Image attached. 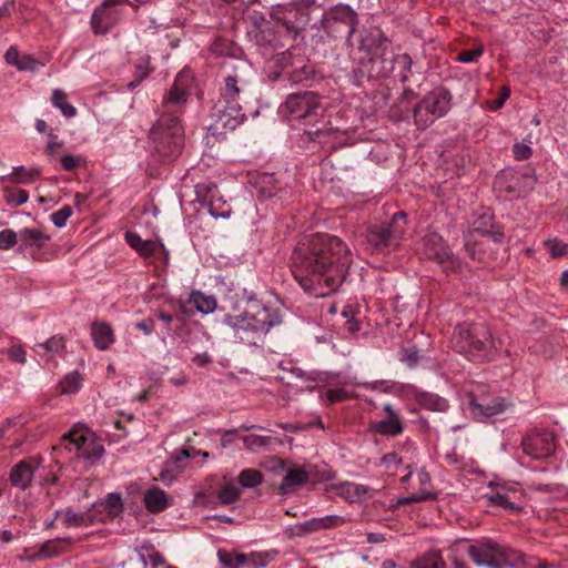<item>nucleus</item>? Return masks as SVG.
<instances>
[{"mask_svg": "<svg viewBox=\"0 0 568 568\" xmlns=\"http://www.w3.org/2000/svg\"><path fill=\"white\" fill-rule=\"evenodd\" d=\"M351 263L346 244L331 234L311 235L298 243L291 256L295 280L315 297L335 292L344 282Z\"/></svg>", "mask_w": 568, "mask_h": 568, "instance_id": "obj_1", "label": "nucleus"}, {"mask_svg": "<svg viewBox=\"0 0 568 568\" xmlns=\"http://www.w3.org/2000/svg\"><path fill=\"white\" fill-rule=\"evenodd\" d=\"M190 74L181 71L162 102V114L153 124L150 139L155 153L163 160L176 159L183 148L184 131L179 115L189 99Z\"/></svg>", "mask_w": 568, "mask_h": 568, "instance_id": "obj_2", "label": "nucleus"}, {"mask_svg": "<svg viewBox=\"0 0 568 568\" xmlns=\"http://www.w3.org/2000/svg\"><path fill=\"white\" fill-rule=\"evenodd\" d=\"M282 317L277 310L257 301H248L245 311L239 315H225L224 323L232 328L234 337L242 344L261 347L274 326Z\"/></svg>", "mask_w": 568, "mask_h": 568, "instance_id": "obj_3", "label": "nucleus"}, {"mask_svg": "<svg viewBox=\"0 0 568 568\" xmlns=\"http://www.w3.org/2000/svg\"><path fill=\"white\" fill-rule=\"evenodd\" d=\"M453 347L474 362L491 361L500 348V339H495L484 324L462 323L454 328Z\"/></svg>", "mask_w": 568, "mask_h": 568, "instance_id": "obj_4", "label": "nucleus"}, {"mask_svg": "<svg viewBox=\"0 0 568 568\" xmlns=\"http://www.w3.org/2000/svg\"><path fill=\"white\" fill-rule=\"evenodd\" d=\"M405 212L399 211L389 222L369 226L365 233V248L371 253H382L397 246L405 232Z\"/></svg>", "mask_w": 568, "mask_h": 568, "instance_id": "obj_5", "label": "nucleus"}, {"mask_svg": "<svg viewBox=\"0 0 568 568\" xmlns=\"http://www.w3.org/2000/svg\"><path fill=\"white\" fill-rule=\"evenodd\" d=\"M324 33L332 39H345L353 47L352 36L358 26V14L348 4L338 3L328 8L320 21Z\"/></svg>", "mask_w": 568, "mask_h": 568, "instance_id": "obj_6", "label": "nucleus"}, {"mask_svg": "<svg viewBox=\"0 0 568 568\" xmlns=\"http://www.w3.org/2000/svg\"><path fill=\"white\" fill-rule=\"evenodd\" d=\"M254 70L248 61L242 58H232L222 62V77L224 87L221 88L217 100L240 102L241 92L251 83Z\"/></svg>", "mask_w": 568, "mask_h": 568, "instance_id": "obj_7", "label": "nucleus"}, {"mask_svg": "<svg viewBox=\"0 0 568 568\" xmlns=\"http://www.w3.org/2000/svg\"><path fill=\"white\" fill-rule=\"evenodd\" d=\"M467 555L479 567L514 568L516 554L507 550L496 541L483 538L474 541L467 548Z\"/></svg>", "mask_w": 568, "mask_h": 568, "instance_id": "obj_8", "label": "nucleus"}, {"mask_svg": "<svg viewBox=\"0 0 568 568\" xmlns=\"http://www.w3.org/2000/svg\"><path fill=\"white\" fill-rule=\"evenodd\" d=\"M452 94L443 87L430 91L414 109L415 124L426 129L436 119L446 115L452 105Z\"/></svg>", "mask_w": 568, "mask_h": 568, "instance_id": "obj_9", "label": "nucleus"}, {"mask_svg": "<svg viewBox=\"0 0 568 568\" xmlns=\"http://www.w3.org/2000/svg\"><path fill=\"white\" fill-rule=\"evenodd\" d=\"M321 98L312 91H302L287 95L281 105V113L290 120H315L323 114Z\"/></svg>", "mask_w": 568, "mask_h": 568, "instance_id": "obj_10", "label": "nucleus"}, {"mask_svg": "<svg viewBox=\"0 0 568 568\" xmlns=\"http://www.w3.org/2000/svg\"><path fill=\"white\" fill-rule=\"evenodd\" d=\"M62 440L67 449L74 450L78 457L91 463L99 460L104 454L103 445L97 442L87 429H73L64 434Z\"/></svg>", "mask_w": 568, "mask_h": 568, "instance_id": "obj_11", "label": "nucleus"}, {"mask_svg": "<svg viewBox=\"0 0 568 568\" xmlns=\"http://www.w3.org/2000/svg\"><path fill=\"white\" fill-rule=\"evenodd\" d=\"M211 116L213 123L210 125V130L213 134L221 133L223 129L235 130L246 120L241 103L226 100H217L214 103Z\"/></svg>", "mask_w": 568, "mask_h": 568, "instance_id": "obj_12", "label": "nucleus"}, {"mask_svg": "<svg viewBox=\"0 0 568 568\" xmlns=\"http://www.w3.org/2000/svg\"><path fill=\"white\" fill-rule=\"evenodd\" d=\"M130 4L128 0H104L91 16V27L95 34H105L119 23L123 11L119 6Z\"/></svg>", "mask_w": 568, "mask_h": 568, "instance_id": "obj_13", "label": "nucleus"}, {"mask_svg": "<svg viewBox=\"0 0 568 568\" xmlns=\"http://www.w3.org/2000/svg\"><path fill=\"white\" fill-rule=\"evenodd\" d=\"M524 453L535 459L551 456L556 449L555 435L550 432H531L521 440Z\"/></svg>", "mask_w": 568, "mask_h": 568, "instance_id": "obj_14", "label": "nucleus"}, {"mask_svg": "<svg viewBox=\"0 0 568 568\" xmlns=\"http://www.w3.org/2000/svg\"><path fill=\"white\" fill-rule=\"evenodd\" d=\"M424 255L428 260H434L439 264L448 263L454 268L457 258L449 247L444 243L442 236L437 233H429L423 240Z\"/></svg>", "mask_w": 568, "mask_h": 568, "instance_id": "obj_15", "label": "nucleus"}, {"mask_svg": "<svg viewBox=\"0 0 568 568\" xmlns=\"http://www.w3.org/2000/svg\"><path fill=\"white\" fill-rule=\"evenodd\" d=\"M385 417L369 424V430L382 436L396 437L404 432L399 412L389 403L383 405Z\"/></svg>", "mask_w": 568, "mask_h": 568, "instance_id": "obj_16", "label": "nucleus"}, {"mask_svg": "<svg viewBox=\"0 0 568 568\" xmlns=\"http://www.w3.org/2000/svg\"><path fill=\"white\" fill-rule=\"evenodd\" d=\"M473 233L487 236L495 243H501L505 234L503 226L495 222V216L490 212L479 214L473 223Z\"/></svg>", "mask_w": 568, "mask_h": 568, "instance_id": "obj_17", "label": "nucleus"}, {"mask_svg": "<svg viewBox=\"0 0 568 568\" xmlns=\"http://www.w3.org/2000/svg\"><path fill=\"white\" fill-rule=\"evenodd\" d=\"M388 47L389 40L377 28L368 30L365 34H362L358 45L362 51H366L372 54L381 53L383 57L385 55Z\"/></svg>", "mask_w": 568, "mask_h": 568, "instance_id": "obj_18", "label": "nucleus"}, {"mask_svg": "<svg viewBox=\"0 0 568 568\" xmlns=\"http://www.w3.org/2000/svg\"><path fill=\"white\" fill-rule=\"evenodd\" d=\"M504 182H508L505 189L514 196H519L527 190L534 187L535 180L532 176L527 174H515L508 173L498 178L496 184L501 189Z\"/></svg>", "mask_w": 568, "mask_h": 568, "instance_id": "obj_19", "label": "nucleus"}, {"mask_svg": "<svg viewBox=\"0 0 568 568\" xmlns=\"http://www.w3.org/2000/svg\"><path fill=\"white\" fill-rule=\"evenodd\" d=\"M50 240V236L42 230L38 229H22L19 231V246L18 252L22 253L28 248L40 250Z\"/></svg>", "mask_w": 568, "mask_h": 568, "instance_id": "obj_20", "label": "nucleus"}, {"mask_svg": "<svg viewBox=\"0 0 568 568\" xmlns=\"http://www.w3.org/2000/svg\"><path fill=\"white\" fill-rule=\"evenodd\" d=\"M389 62H390V67L388 69H386L384 67L383 68L384 70L382 71L381 75L388 77L390 73H395V75L398 77V79L402 82L408 81L409 75L412 73V64H413V60H412L410 55L407 53L395 54V55H392Z\"/></svg>", "mask_w": 568, "mask_h": 568, "instance_id": "obj_21", "label": "nucleus"}, {"mask_svg": "<svg viewBox=\"0 0 568 568\" xmlns=\"http://www.w3.org/2000/svg\"><path fill=\"white\" fill-rule=\"evenodd\" d=\"M505 409V403L501 398H495L486 404L477 403L475 398L470 399V412L475 418L480 422L500 414Z\"/></svg>", "mask_w": 568, "mask_h": 568, "instance_id": "obj_22", "label": "nucleus"}, {"mask_svg": "<svg viewBox=\"0 0 568 568\" xmlns=\"http://www.w3.org/2000/svg\"><path fill=\"white\" fill-rule=\"evenodd\" d=\"M34 467L27 460H20L10 471L9 480L12 486L22 490L27 489L33 478Z\"/></svg>", "mask_w": 568, "mask_h": 568, "instance_id": "obj_23", "label": "nucleus"}, {"mask_svg": "<svg viewBox=\"0 0 568 568\" xmlns=\"http://www.w3.org/2000/svg\"><path fill=\"white\" fill-rule=\"evenodd\" d=\"M71 546L69 538H57L43 542L36 554L38 559H50L65 552Z\"/></svg>", "mask_w": 568, "mask_h": 568, "instance_id": "obj_24", "label": "nucleus"}, {"mask_svg": "<svg viewBox=\"0 0 568 568\" xmlns=\"http://www.w3.org/2000/svg\"><path fill=\"white\" fill-rule=\"evenodd\" d=\"M144 506L151 513H160L170 505V498L161 488L153 487L144 494Z\"/></svg>", "mask_w": 568, "mask_h": 568, "instance_id": "obj_25", "label": "nucleus"}, {"mask_svg": "<svg viewBox=\"0 0 568 568\" xmlns=\"http://www.w3.org/2000/svg\"><path fill=\"white\" fill-rule=\"evenodd\" d=\"M64 339L61 336H53L44 343L38 344L36 352L44 361H52L55 355L62 356L64 351Z\"/></svg>", "mask_w": 568, "mask_h": 568, "instance_id": "obj_26", "label": "nucleus"}, {"mask_svg": "<svg viewBox=\"0 0 568 568\" xmlns=\"http://www.w3.org/2000/svg\"><path fill=\"white\" fill-rule=\"evenodd\" d=\"M91 335L94 345L99 349H108L114 342L113 331L110 325L105 323H93L91 327Z\"/></svg>", "mask_w": 568, "mask_h": 568, "instance_id": "obj_27", "label": "nucleus"}, {"mask_svg": "<svg viewBox=\"0 0 568 568\" xmlns=\"http://www.w3.org/2000/svg\"><path fill=\"white\" fill-rule=\"evenodd\" d=\"M307 479L308 475L304 469H292L283 477L280 491L283 495L292 494L296 487L305 484Z\"/></svg>", "mask_w": 568, "mask_h": 568, "instance_id": "obj_28", "label": "nucleus"}, {"mask_svg": "<svg viewBox=\"0 0 568 568\" xmlns=\"http://www.w3.org/2000/svg\"><path fill=\"white\" fill-rule=\"evenodd\" d=\"M485 497L491 506H497L510 511H518L520 509V507L513 500L510 491L505 487L493 490L490 494H486Z\"/></svg>", "mask_w": 568, "mask_h": 568, "instance_id": "obj_29", "label": "nucleus"}, {"mask_svg": "<svg viewBox=\"0 0 568 568\" xmlns=\"http://www.w3.org/2000/svg\"><path fill=\"white\" fill-rule=\"evenodd\" d=\"M126 243L135 250L141 256L149 257L154 254L158 243L151 240H142L141 236L134 232L125 233Z\"/></svg>", "mask_w": 568, "mask_h": 568, "instance_id": "obj_30", "label": "nucleus"}, {"mask_svg": "<svg viewBox=\"0 0 568 568\" xmlns=\"http://www.w3.org/2000/svg\"><path fill=\"white\" fill-rule=\"evenodd\" d=\"M58 516L63 517V523L67 527L87 526L93 521V518L89 513L74 511L71 508L57 510L55 517Z\"/></svg>", "mask_w": 568, "mask_h": 568, "instance_id": "obj_31", "label": "nucleus"}, {"mask_svg": "<svg viewBox=\"0 0 568 568\" xmlns=\"http://www.w3.org/2000/svg\"><path fill=\"white\" fill-rule=\"evenodd\" d=\"M210 51L216 57H225V60L232 58H240V49L230 40L224 38H216L210 45Z\"/></svg>", "mask_w": 568, "mask_h": 568, "instance_id": "obj_32", "label": "nucleus"}, {"mask_svg": "<svg viewBox=\"0 0 568 568\" xmlns=\"http://www.w3.org/2000/svg\"><path fill=\"white\" fill-rule=\"evenodd\" d=\"M190 303L201 313L210 314L216 308V300L212 295H206L201 292L191 294Z\"/></svg>", "mask_w": 568, "mask_h": 568, "instance_id": "obj_33", "label": "nucleus"}, {"mask_svg": "<svg viewBox=\"0 0 568 568\" xmlns=\"http://www.w3.org/2000/svg\"><path fill=\"white\" fill-rule=\"evenodd\" d=\"M98 506L102 507L110 518H114L123 511L122 497L118 493L108 494Z\"/></svg>", "mask_w": 568, "mask_h": 568, "instance_id": "obj_34", "label": "nucleus"}, {"mask_svg": "<svg viewBox=\"0 0 568 568\" xmlns=\"http://www.w3.org/2000/svg\"><path fill=\"white\" fill-rule=\"evenodd\" d=\"M51 101L52 104L58 108L65 118H73L77 114L75 108L68 103L67 94L62 90H53Z\"/></svg>", "mask_w": 568, "mask_h": 568, "instance_id": "obj_35", "label": "nucleus"}, {"mask_svg": "<svg viewBox=\"0 0 568 568\" xmlns=\"http://www.w3.org/2000/svg\"><path fill=\"white\" fill-rule=\"evenodd\" d=\"M368 489L364 485L345 483L339 487V495L354 503L367 494Z\"/></svg>", "mask_w": 568, "mask_h": 568, "instance_id": "obj_36", "label": "nucleus"}, {"mask_svg": "<svg viewBox=\"0 0 568 568\" xmlns=\"http://www.w3.org/2000/svg\"><path fill=\"white\" fill-rule=\"evenodd\" d=\"M40 174L38 169L28 170L24 166L13 168L10 180L20 184L32 183Z\"/></svg>", "mask_w": 568, "mask_h": 568, "instance_id": "obj_37", "label": "nucleus"}, {"mask_svg": "<svg viewBox=\"0 0 568 568\" xmlns=\"http://www.w3.org/2000/svg\"><path fill=\"white\" fill-rule=\"evenodd\" d=\"M3 197L6 203L11 207H18L27 203L29 194L27 191L21 189L6 187L3 190Z\"/></svg>", "mask_w": 568, "mask_h": 568, "instance_id": "obj_38", "label": "nucleus"}, {"mask_svg": "<svg viewBox=\"0 0 568 568\" xmlns=\"http://www.w3.org/2000/svg\"><path fill=\"white\" fill-rule=\"evenodd\" d=\"M443 558L435 554L429 552L412 562V568H445Z\"/></svg>", "mask_w": 568, "mask_h": 568, "instance_id": "obj_39", "label": "nucleus"}, {"mask_svg": "<svg viewBox=\"0 0 568 568\" xmlns=\"http://www.w3.org/2000/svg\"><path fill=\"white\" fill-rule=\"evenodd\" d=\"M419 403L423 407L435 412H444L448 407L447 400L435 394H423Z\"/></svg>", "mask_w": 568, "mask_h": 568, "instance_id": "obj_40", "label": "nucleus"}, {"mask_svg": "<svg viewBox=\"0 0 568 568\" xmlns=\"http://www.w3.org/2000/svg\"><path fill=\"white\" fill-rule=\"evenodd\" d=\"M241 496V488L234 484L224 485L217 494V499L222 505H231Z\"/></svg>", "mask_w": 568, "mask_h": 568, "instance_id": "obj_41", "label": "nucleus"}, {"mask_svg": "<svg viewBox=\"0 0 568 568\" xmlns=\"http://www.w3.org/2000/svg\"><path fill=\"white\" fill-rule=\"evenodd\" d=\"M242 440L246 449L256 452L260 448L268 446L273 442V438L270 436L251 434L243 436Z\"/></svg>", "mask_w": 568, "mask_h": 568, "instance_id": "obj_42", "label": "nucleus"}, {"mask_svg": "<svg viewBox=\"0 0 568 568\" xmlns=\"http://www.w3.org/2000/svg\"><path fill=\"white\" fill-rule=\"evenodd\" d=\"M82 378L78 372L68 374L59 384L61 394H71L79 389Z\"/></svg>", "mask_w": 568, "mask_h": 568, "instance_id": "obj_43", "label": "nucleus"}, {"mask_svg": "<svg viewBox=\"0 0 568 568\" xmlns=\"http://www.w3.org/2000/svg\"><path fill=\"white\" fill-rule=\"evenodd\" d=\"M239 481L242 487L252 488L261 484L262 474L256 469L247 468L240 473Z\"/></svg>", "mask_w": 568, "mask_h": 568, "instance_id": "obj_44", "label": "nucleus"}, {"mask_svg": "<svg viewBox=\"0 0 568 568\" xmlns=\"http://www.w3.org/2000/svg\"><path fill=\"white\" fill-rule=\"evenodd\" d=\"M545 246L554 258L562 257L568 254V244L558 239L545 241Z\"/></svg>", "mask_w": 568, "mask_h": 568, "instance_id": "obj_45", "label": "nucleus"}, {"mask_svg": "<svg viewBox=\"0 0 568 568\" xmlns=\"http://www.w3.org/2000/svg\"><path fill=\"white\" fill-rule=\"evenodd\" d=\"M19 242V233L11 229L0 231V250L8 251Z\"/></svg>", "mask_w": 568, "mask_h": 568, "instance_id": "obj_46", "label": "nucleus"}, {"mask_svg": "<svg viewBox=\"0 0 568 568\" xmlns=\"http://www.w3.org/2000/svg\"><path fill=\"white\" fill-rule=\"evenodd\" d=\"M72 213V207L70 205H64L62 209L51 214V221L57 227H63Z\"/></svg>", "mask_w": 568, "mask_h": 568, "instance_id": "obj_47", "label": "nucleus"}, {"mask_svg": "<svg viewBox=\"0 0 568 568\" xmlns=\"http://www.w3.org/2000/svg\"><path fill=\"white\" fill-rule=\"evenodd\" d=\"M296 535L305 536L321 530L318 518H311L304 523L296 525Z\"/></svg>", "mask_w": 568, "mask_h": 568, "instance_id": "obj_48", "label": "nucleus"}, {"mask_svg": "<svg viewBox=\"0 0 568 568\" xmlns=\"http://www.w3.org/2000/svg\"><path fill=\"white\" fill-rule=\"evenodd\" d=\"M209 213L211 214V216L215 217V219H226L231 215V209L230 206H227L224 202L223 203H214V202H210L209 203Z\"/></svg>", "mask_w": 568, "mask_h": 568, "instance_id": "obj_49", "label": "nucleus"}, {"mask_svg": "<svg viewBox=\"0 0 568 568\" xmlns=\"http://www.w3.org/2000/svg\"><path fill=\"white\" fill-rule=\"evenodd\" d=\"M321 530L339 527L344 524V518L337 515H327L318 517Z\"/></svg>", "mask_w": 568, "mask_h": 568, "instance_id": "obj_50", "label": "nucleus"}, {"mask_svg": "<svg viewBox=\"0 0 568 568\" xmlns=\"http://www.w3.org/2000/svg\"><path fill=\"white\" fill-rule=\"evenodd\" d=\"M433 498H434V494H432L429 491H422V493L413 494L408 497H404V498L399 499L398 505L404 506V505H409L413 503L432 500Z\"/></svg>", "mask_w": 568, "mask_h": 568, "instance_id": "obj_51", "label": "nucleus"}, {"mask_svg": "<svg viewBox=\"0 0 568 568\" xmlns=\"http://www.w3.org/2000/svg\"><path fill=\"white\" fill-rule=\"evenodd\" d=\"M271 561V556L267 552H252L250 554V566L253 568H263Z\"/></svg>", "mask_w": 568, "mask_h": 568, "instance_id": "obj_52", "label": "nucleus"}, {"mask_svg": "<svg viewBox=\"0 0 568 568\" xmlns=\"http://www.w3.org/2000/svg\"><path fill=\"white\" fill-rule=\"evenodd\" d=\"M483 54L481 48L466 50L459 53L458 60L463 63H471Z\"/></svg>", "mask_w": 568, "mask_h": 568, "instance_id": "obj_53", "label": "nucleus"}, {"mask_svg": "<svg viewBox=\"0 0 568 568\" xmlns=\"http://www.w3.org/2000/svg\"><path fill=\"white\" fill-rule=\"evenodd\" d=\"M217 557H219L220 562L225 568H237L236 567V561L234 559L235 554H232V552H230L227 550H224V549H220L217 551Z\"/></svg>", "mask_w": 568, "mask_h": 568, "instance_id": "obj_54", "label": "nucleus"}, {"mask_svg": "<svg viewBox=\"0 0 568 568\" xmlns=\"http://www.w3.org/2000/svg\"><path fill=\"white\" fill-rule=\"evenodd\" d=\"M40 63L31 58L30 55H24L21 58L20 63L18 64V70L20 71H37L39 69Z\"/></svg>", "mask_w": 568, "mask_h": 568, "instance_id": "obj_55", "label": "nucleus"}, {"mask_svg": "<svg viewBox=\"0 0 568 568\" xmlns=\"http://www.w3.org/2000/svg\"><path fill=\"white\" fill-rule=\"evenodd\" d=\"M513 153L516 160L523 161L531 155V149L526 144L516 143L513 148Z\"/></svg>", "mask_w": 568, "mask_h": 568, "instance_id": "obj_56", "label": "nucleus"}, {"mask_svg": "<svg viewBox=\"0 0 568 568\" xmlns=\"http://www.w3.org/2000/svg\"><path fill=\"white\" fill-rule=\"evenodd\" d=\"M347 397V393L342 388L328 389L326 392V399L329 404L342 402Z\"/></svg>", "mask_w": 568, "mask_h": 568, "instance_id": "obj_57", "label": "nucleus"}, {"mask_svg": "<svg viewBox=\"0 0 568 568\" xmlns=\"http://www.w3.org/2000/svg\"><path fill=\"white\" fill-rule=\"evenodd\" d=\"M80 162L81 158L72 154H65L61 158V165L65 171H72L80 164Z\"/></svg>", "mask_w": 568, "mask_h": 568, "instance_id": "obj_58", "label": "nucleus"}, {"mask_svg": "<svg viewBox=\"0 0 568 568\" xmlns=\"http://www.w3.org/2000/svg\"><path fill=\"white\" fill-rule=\"evenodd\" d=\"M464 248H465L467 255L471 260L477 261V262H483L484 261V254L477 251V244L476 243H471L470 241H466L465 244H464Z\"/></svg>", "mask_w": 568, "mask_h": 568, "instance_id": "obj_59", "label": "nucleus"}, {"mask_svg": "<svg viewBox=\"0 0 568 568\" xmlns=\"http://www.w3.org/2000/svg\"><path fill=\"white\" fill-rule=\"evenodd\" d=\"M342 315L346 318L347 331L355 333L359 329L357 322L354 321V311L351 307L345 308Z\"/></svg>", "mask_w": 568, "mask_h": 568, "instance_id": "obj_60", "label": "nucleus"}, {"mask_svg": "<svg viewBox=\"0 0 568 568\" xmlns=\"http://www.w3.org/2000/svg\"><path fill=\"white\" fill-rule=\"evenodd\" d=\"M312 74V70L310 67L307 65H304L302 67L301 69L298 70H295L292 74H291V81L293 83H300V82H303L304 80H306L308 78V75Z\"/></svg>", "mask_w": 568, "mask_h": 568, "instance_id": "obj_61", "label": "nucleus"}, {"mask_svg": "<svg viewBox=\"0 0 568 568\" xmlns=\"http://www.w3.org/2000/svg\"><path fill=\"white\" fill-rule=\"evenodd\" d=\"M8 355L10 357V359H12L13 362L20 363V364H24L27 361L26 352L21 346H12L9 349Z\"/></svg>", "mask_w": 568, "mask_h": 568, "instance_id": "obj_62", "label": "nucleus"}, {"mask_svg": "<svg viewBox=\"0 0 568 568\" xmlns=\"http://www.w3.org/2000/svg\"><path fill=\"white\" fill-rule=\"evenodd\" d=\"M136 328L145 335H151L154 332L155 323L151 317H146L136 324Z\"/></svg>", "mask_w": 568, "mask_h": 568, "instance_id": "obj_63", "label": "nucleus"}, {"mask_svg": "<svg viewBox=\"0 0 568 568\" xmlns=\"http://www.w3.org/2000/svg\"><path fill=\"white\" fill-rule=\"evenodd\" d=\"M4 59H6L7 63L13 64L17 68L21 60V58L19 55V51L13 47H11L7 50V52L4 54Z\"/></svg>", "mask_w": 568, "mask_h": 568, "instance_id": "obj_64", "label": "nucleus"}]
</instances>
